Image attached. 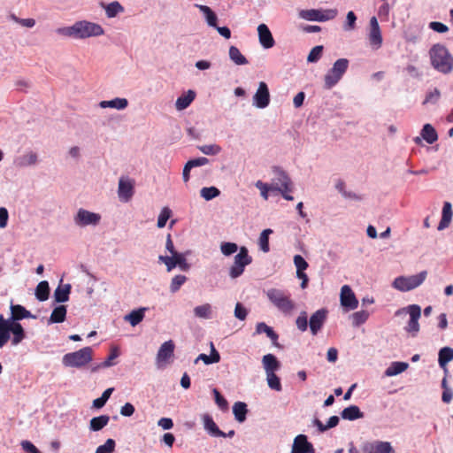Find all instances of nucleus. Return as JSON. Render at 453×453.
<instances>
[{
    "label": "nucleus",
    "mask_w": 453,
    "mask_h": 453,
    "mask_svg": "<svg viewBox=\"0 0 453 453\" xmlns=\"http://www.w3.org/2000/svg\"><path fill=\"white\" fill-rule=\"evenodd\" d=\"M267 297L282 312H289L295 307L294 302L280 289H269L267 291Z\"/></svg>",
    "instance_id": "nucleus-8"
},
{
    "label": "nucleus",
    "mask_w": 453,
    "mask_h": 453,
    "mask_svg": "<svg viewBox=\"0 0 453 453\" xmlns=\"http://www.w3.org/2000/svg\"><path fill=\"white\" fill-rule=\"evenodd\" d=\"M22 165H34L37 163L38 157L36 153L29 152L22 157Z\"/></svg>",
    "instance_id": "nucleus-62"
},
{
    "label": "nucleus",
    "mask_w": 453,
    "mask_h": 453,
    "mask_svg": "<svg viewBox=\"0 0 453 453\" xmlns=\"http://www.w3.org/2000/svg\"><path fill=\"white\" fill-rule=\"evenodd\" d=\"M175 345L172 340L165 342L159 348L157 354V362L167 361L173 356Z\"/></svg>",
    "instance_id": "nucleus-22"
},
{
    "label": "nucleus",
    "mask_w": 453,
    "mask_h": 453,
    "mask_svg": "<svg viewBox=\"0 0 453 453\" xmlns=\"http://www.w3.org/2000/svg\"><path fill=\"white\" fill-rule=\"evenodd\" d=\"M422 138L429 144H433L438 140V134L431 124H425L420 133Z\"/></svg>",
    "instance_id": "nucleus-38"
},
{
    "label": "nucleus",
    "mask_w": 453,
    "mask_h": 453,
    "mask_svg": "<svg viewBox=\"0 0 453 453\" xmlns=\"http://www.w3.org/2000/svg\"><path fill=\"white\" fill-rule=\"evenodd\" d=\"M92 353L90 347H84L77 351L64 355L62 363L66 367L81 368L92 360Z\"/></svg>",
    "instance_id": "nucleus-4"
},
{
    "label": "nucleus",
    "mask_w": 453,
    "mask_h": 453,
    "mask_svg": "<svg viewBox=\"0 0 453 453\" xmlns=\"http://www.w3.org/2000/svg\"><path fill=\"white\" fill-rule=\"evenodd\" d=\"M341 417L346 420H356L364 418V412H362L358 406L349 405L342 410Z\"/></svg>",
    "instance_id": "nucleus-29"
},
{
    "label": "nucleus",
    "mask_w": 453,
    "mask_h": 453,
    "mask_svg": "<svg viewBox=\"0 0 453 453\" xmlns=\"http://www.w3.org/2000/svg\"><path fill=\"white\" fill-rule=\"evenodd\" d=\"M431 65L440 73L448 74L453 70V57L448 49L440 43L433 45L429 50Z\"/></svg>",
    "instance_id": "nucleus-3"
},
{
    "label": "nucleus",
    "mask_w": 453,
    "mask_h": 453,
    "mask_svg": "<svg viewBox=\"0 0 453 453\" xmlns=\"http://www.w3.org/2000/svg\"><path fill=\"white\" fill-rule=\"evenodd\" d=\"M196 93L195 91L189 89L188 92L182 94L179 96L175 102V107L178 111H182L187 109L190 104L195 100Z\"/></svg>",
    "instance_id": "nucleus-28"
},
{
    "label": "nucleus",
    "mask_w": 453,
    "mask_h": 453,
    "mask_svg": "<svg viewBox=\"0 0 453 453\" xmlns=\"http://www.w3.org/2000/svg\"><path fill=\"white\" fill-rule=\"evenodd\" d=\"M110 417L108 415H100L94 417L89 421V430L92 432H98L108 425Z\"/></svg>",
    "instance_id": "nucleus-35"
},
{
    "label": "nucleus",
    "mask_w": 453,
    "mask_h": 453,
    "mask_svg": "<svg viewBox=\"0 0 453 453\" xmlns=\"http://www.w3.org/2000/svg\"><path fill=\"white\" fill-rule=\"evenodd\" d=\"M361 449L363 453H394L390 442L380 441H364Z\"/></svg>",
    "instance_id": "nucleus-12"
},
{
    "label": "nucleus",
    "mask_w": 453,
    "mask_h": 453,
    "mask_svg": "<svg viewBox=\"0 0 453 453\" xmlns=\"http://www.w3.org/2000/svg\"><path fill=\"white\" fill-rule=\"evenodd\" d=\"M349 64V62L347 58H339L334 63L332 68L325 75L324 88L326 89H331L340 81L348 70Z\"/></svg>",
    "instance_id": "nucleus-5"
},
{
    "label": "nucleus",
    "mask_w": 453,
    "mask_h": 453,
    "mask_svg": "<svg viewBox=\"0 0 453 453\" xmlns=\"http://www.w3.org/2000/svg\"><path fill=\"white\" fill-rule=\"evenodd\" d=\"M441 98V92L437 88H434L433 90L428 91L426 95L425 100L423 101L422 104H436Z\"/></svg>",
    "instance_id": "nucleus-48"
},
{
    "label": "nucleus",
    "mask_w": 453,
    "mask_h": 453,
    "mask_svg": "<svg viewBox=\"0 0 453 453\" xmlns=\"http://www.w3.org/2000/svg\"><path fill=\"white\" fill-rule=\"evenodd\" d=\"M7 333L12 338V344L18 345L26 338V332L19 322H13L9 328H7Z\"/></svg>",
    "instance_id": "nucleus-19"
},
{
    "label": "nucleus",
    "mask_w": 453,
    "mask_h": 453,
    "mask_svg": "<svg viewBox=\"0 0 453 453\" xmlns=\"http://www.w3.org/2000/svg\"><path fill=\"white\" fill-rule=\"evenodd\" d=\"M212 393L214 395L215 403L219 406V408L223 411L227 410L228 409V402L221 395V393L217 388H213Z\"/></svg>",
    "instance_id": "nucleus-56"
},
{
    "label": "nucleus",
    "mask_w": 453,
    "mask_h": 453,
    "mask_svg": "<svg viewBox=\"0 0 453 453\" xmlns=\"http://www.w3.org/2000/svg\"><path fill=\"white\" fill-rule=\"evenodd\" d=\"M293 260L296 272L305 271L309 267L308 262L301 255H295Z\"/></svg>",
    "instance_id": "nucleus-58"
},
{
    "label": "nucleus",
    "mask_w": 453,
    "mask_h": 453,
    "mask_svg": "<svg viewBox=\"0 0 453 453\" xmlns=\"http://www.w3.org/2000/svg\"><path fill=\"white\" fill-rule=\"evenodd\" d=\"M290 453H315L313 445L308 441L305 434H298L292 445Z\"/></svg>",
    "instance_id": "nucleus-14"
},
{
    "label": "nucleus",
    "mask_w": 453,
    "mask_h": 453,
    "mask_svg": "<svg viewBox=\"0 0 453 453\" xmlns=\"http://www.w3.org/2000/svg\"><path fill=\"white\" fill-rule=\"evenodd\" d=\"M239 249L238 245L234 242H226L220 245V250L223 255L228 257L235 253Z\"/></svg>",
    "instance_id": "nucleus-53"
},
{
    "label": "nucleus",
    "mask_w": 453,
    "mask_h": 453,
    "mask_svg": "<svg viewBox=\"0 0 453 453\" xmlns=\"http://www.w3.org/2000/svg\"><path fill=\"white\" fill-rule=\"evenodd\" d=\"M229 58L237 65H243L248 64L247 58L242 54L240 50L235 46L229 48Z\"/></svg>",
    "instance_id": "nucleus-39"
},
{
    "label": "nucleus",
    "mask_w": 453,
    "mask_h": 453,
    "mask_svg": "<svg viewBox=\"0 0 453 453\" xmlns=\"http://www.w3.org/2000/svg\"><path fill=\"white\" fill-rule=\"evenodd\" d=\"M268 387L273 390L280 391L282 389L280 379L275 372L266 373Z\"/></svg>",
    "instance_id": "nucleus-45"
},
{
    "label": "nucleus",
    "mask_w": 453,
    "mask_h": 453,
    "mask_svg": "<svg viewBox=\"0 0 453 453\" xmlns=\"http://www.w3.org/2000/svg\"><path fill=\"white\" fill-rule=\"evenodd\" d=\"M116 442L113 439H107L104 444L100 445L95 453H112L115 449Z\"/></svg>",
    "instance_id": "nucleus-55"
},
{
    "label": "nucleus",
    "mask_w": 453,
    "mask_h": 453,
    "mask_svg": "<svg viewBox=\"0 0 453 453\" xmlns=\"http://www.w3.org/2000/svg\"><path fill=\"white\" fill-rule=\"evenodd\" d=\"M265 373H273L280 368V362L273 354H266L262 358Z\"/></svg>",
    "instance_id": "nucleus-24"
},
{
    "label": "nucleus",
    "mask_w": 453,
    "mask_h": 453,
    "mask_svg": "<svg viewBox=\"0 0 453 453\" xmlns=\"http://www.w3.org/2000/svg\"><path fill=\"white\" fill-rule=\"evenodd\" d=\"M135 409L134 405L130 403H126L120 409V414L124 417H131Z\"/></svg>",
    "instance_id": "nucleus-63"
},
{
    "label": "nucleus",
    "mask_w": 453,
    "mask_h": 453,
    "mask_svg": "<svg viewBox=\"0 0 453 453\" xmlns=\"http://www.w3.org/2000/svg\"><path fill=\"white\" fill-rule=\"evenodd\" d=\"M453 211H452V205L449 202H444L442 211H441V219L439 222L437 229L439 231H441L445 228H447L451 220H452Z\"/></svg>",
    "instance_id": "nucleus-23"
},
{
    "label": "nucleus",
    "mask_w": 453,
    "mask_h": 453,
    "mask_svg": "<svg viewBox=\"0 0 453 453\" xmlns=\"http://www.w3.org/2000/svg\"><path fill=\"white\" fill-rule=\"evenodd\" d=\"M328 315L326 308H321L311 314L308 320L307 312L303 311L296 319V327L301 332H305L310 328L312 335H317L323 328Z\"/></svg>",
    "instance_id": "nucleus-2"
},
{
    "label": "nucleus",
    "mask_w": 453,
    "mask_h": 453,
    "mask_svg": "<svg viewBox=\"0 0 453 453\" xmlns=\"http://www.w3.org/2000/svg\"><path fill=\"white\" fill-rule=\"evenodd\" d=\"M357 16L354 12L349 11L346 16V22L343 26L345 31H351L356 27Z\"/></svg>",
    "instance_id": "nucleus-57"
},
{
    "label": "nucleus",
    "mask_w": 453,
    "mask_h": 453,
    "mask_svg": "<svg viewBox=\"0 0 453 453\" xmlns=\"http://www.w3.org/2000/svg\"><path fill=\"white\" fill-rule=\"evenodd\" d=\"M252 263V257L245 246H242L239 252L234 257V264L229 268V276L232 279L240 277L247 265Z\"/></svg>",
    "instance_id": "nucleus-6"
},
{
    "label": "nucleus",
    "mask_w": 453,
    "mask_h": 453,
    "mask_svg": "<svg viewBox=\"0 0 453 453\" xmlns=\"http://www.w3.org/2000/svg\"><path fill=\"white\" fill-rule=\"evenodd\" d=\"M50 285L47 280L40 281L35 290V296L36 299L40 302H44L49 299L50 296Z\"/></svg>",
    "instance_id": "nucleus-33"
},
{
    "label": "nucleus",
    "mask_w": 453,
    "mask_h": 453,
    "mask_svg": "<svg viewBox=\"0 0 453 453\" xmlns=\"http://www.w3.org/2000/svg\"><path fill=\"white\" fill-rule=\"evenodd\" d=\"M299 17L311 21H319L321 22V19L324 18L322 17V12L320 10L316 9H311V10H302L299 12Z\"/></svg>",
    "instance_id": "nucleus-40"
},
{
    "label": "nucleus",
    "mask_w": 453,
    "mask_h": 453,
    "mask_svg": "<svg viewBox=\"0 0 453 453\" xmlns=\"http://www.w3.org/2000/svg\"><path fill=\"white\" fill-rule=\"evenodd\" d=\"M203 422L204 429L211 436L225 437V433L219 428L211 416L209 414H204L203 416Z\"/></svg>",
    "instance_id": "nucleus-18"
},
{
    "label": "nucleus",
    "mask_w": 453,
    "mask_h": 453,
    "mask_svg": "<svg viewBox=\"0 0 453 453\" xmlns=\"http://www.w3.org/2000/svg\"><path fill=\"white\" fill-rule=\"evenodd\" d=\"M247 315L248 310L241 303H237L234 308V317L240 320H244Z\"/></svg>",
    "instance_id": "nucleus-60"
},
{
    "label": "nucleus",
    "mask_w": 453,
    "mask_h": 453,
    "mask_svg": "<svg viewBox=\"0 0 453 453\" xmlns=\"http://www.w3.org/2000/svg\"><path fill=\"white\" fill-rule=\"evenodd\" d=\"M196 7L203 14L206 23L209 27H217L218 16L217 14L207 5L196 4Z\"/></svg>",
    "instance_id": "nucleus-31"
},
{
    "label": "nucleus",
    "mask_w": 453,
    "mask_h": 453,
    "mask_svg": "<svg viewBox=\"0 0 453 453\" xmlns=\"http://www.w3.org/2000/svg\"><path fill=\"white\" fill-rule=\"evenodd\" d=\"M211 313V306L209 303L196 306L194 309V314L200 319H210Z\"/></svg>",
    "instance_id": "nucleus-44"
},
{
    "label": "nucleus",
    "mask_w": 453,
    "mask_h": 453,
    "mask_svg": "<svg viewBox=\"0 0 453 453\" xmlns=\"http://www.w3.org/2000/svg\"><path fill=\"white\" fill-rule=\"evenodd\" d=\"M119 353L118 349L117 348L112 349L110 355L108 356V357L104 362H102L99 365L94 367L92 369V371L96 372L98 368H106V367L112 366L114 365L112 361L115 358H117L119 357Z\"/></svg>",
    "instance_id": "nucleus-46"
},
{
    "label": "nucleus",
    "mask_w": 453,
    "mask_h": 453,
    "mask_svg": "<svg viewBox=\"0 0 453 453\" xmlns=\"http://www.w3.org/2000/svg\"><path fill=\"white\" fill-rule=\"evenodd\" d=\"M171 215H172V211L168 207L163 208L158 215V218H157V227L158 228L165 227L167 223V220L170 219Z\"/></svg>",
    "instance_id": "nucleus-51"
},
{
    "label": "nucleus",
    "mask_w": 453,
    "mask_h": 453,
    "mask_svg": "<svg viewBox=\"0 0 453 453\" xmlns=\"http://www.w3.org/2000/svg\"><path fill=\"white\" fill-rule=\"evenodd\" d=\"M323 50L324 47L322 45H317L313 47L307 57V61L309 63L318 62L322 56Z\"/></svg>",
    "instance_id": "nucleus-50"
},
{
    "label": "nucleus",
    "mask_w": 453,
    "mask_h": 453,
    "mask_svg": "<svg viewBox=\"0 0 453 453\" xmlns=\"http://www.w3.org/2000/svg\"><path fill=\"white\" fill-rule=\"evenodd\" d=\"M426 271L409 277L399 276L393 281V287L400 291H410L420 286L426 278Z\"/></svg>",
    "instance_id": "nucleus-7"
},
{
    "label": "nucleus",
    "mask_w": 453,
    "mask_h": 453,
    "mask_svg": "<svg viewBox=\"0 0 453 453\" xmlns=\"http://www.w3.org/2000/svg\"><path fill=\"white\" fill-rule=\"evenodd\" d=\"M406 309L410 314V319L405 326V330L411 334L412 336H416L419 331L418 319L421 316V308L418 304H411Z\"/></svg>",
    "instance_id": "nucleus-10"
},
{
    "label": "nucleus",
    "mask_w": 453,
    "mask_h": 453,
    "mask_svg": "<svg viewBox=\"0 0 453 453\" xmlns=\"http://www.w3.org/2000/svg\"><path fill=\"white\" fill-rule=\"evenodd\" d=\"M145 311L146 308L133 310L131 312L127 314L124 319L126 321H128L132 326H135L144 319Z\"/></svg>",
    "instance_id": "nucleus-36"
},
{
    "label": "nucleus",
    "mask_w": 453,
    "mask_h": 453,
    "mask_svg": "<svg viewBox=\"0 0 453 453\" xmlns=\"http://www.w3.org/2000/svg\"><path fill=\"white\" fill-rule=\"evenodd\" d=\"M265 333L266 336L273 342V343L279 347L277 342L279 335L278 334L269 326H267L265 322H259L256 326L255 334H262Z\"/></svg>",
    "instance_id": "nucleus-30"
},
{
    "label": "nucleus",
    "mask_w": 453,
    "mask_h": 453,
    "mask_svg": "<svg viewBox=\"0 0 453 453\" xmlns=\"http://www.w3.org/2000/svg\"><path fill=\"white\" fill-rule=\"evenodd\" d=\"M124 12V7L117 1L111 2L105 6V12L108 18H114Z\"/></svg>",
    "instance_id": "nucleus-41"
},
{
    "label": "nucleus",
    "mask_w": 453,
    "mask_h": 453,
    "mask_svg": "<svg viewBox=\"0 0 453 453\" xmlns=\"http://www.w3.org/2000/svg\"><path fill=\"white\" fill-rule=\"evenodd\" d=\"M187 277L185 275H175L171 281L170 291L172 293H176L180 287L187 281Z\"/></svg>",
    "instance_id": "nucleus-49"
},
{
    "label": "nucleus",
    "mask_w": 453,
    "mask_h": 453,
    "mask_svg": "<svg viewBox=\"0 0 453 453\" xmlns=\"http://www.w3.org/2000/svg\"><path fill=\"white\" fill-rule=\"evenodd\" d=\"M273 233V230L266 228L263 230L259 236V246L262 251L268 252L270 250L269 246V235Z\"/></svg>",
    "instance_id": "nucleus-43"
},
{
    "label": "nucleus",
    "mask_w": 453,
    "mask_h": 453,
    "mask_svg": "<svg viewBox=\"0 0 453 453\" xmlns=\"http://www.w3.org/2000/svg\"><path fill=\"white\" fill-rule=\"evenodd\" d=\"M234 418L239 423H243L247 418L248 407L244 402H236L233 405Z\"/></svg>",
    "instance_id": "nucleus-34"
},
{
    "label": "nucleus",
    "mask_w": 453,
    "mask_h": 453,
    "mask_svg": "<svg viewBox=\"0 0 453 453\" xmlns=\"http://www.w3.org/2000/svg\"><path fill=\"white\" fill-rule=\"evenodd\" d=\"M11 312V318L13 322H19V320L23 319H36L35 315H33L29 311H27L24 306L20 304H12Z\"/></svg>",
    "instance_id": "nucleus-20"
},
{
    "label": "nucleus",
    "mask_w": 453,
    "mask_h": 453,
    "mask_svg": "<svg viewBox=\"0 0 453 453\" xmlns=\"http://www.w3.org/2000/svg\"><path fill=\"white\" fill-rule=\"evenodd\" d=\"M255 186L261 191V196L265 200L268 199V191L269 190H274L275 187H271L266 183H264L261 180H257L255 184Z\"/></svg>",
    "instance_id": "nucleus-59"
},
{
    "label": "nucleus",
    "mask_w": 453,
    "mask_h": 453,
    "mask_svg": "<svg viewBox=\"0 0 453 453\" xmlns=\"http://www.w3.org/2000/svg\"><path fill=\"white\" fill-rule=\"evenodd\" d=\"M453 360V349L450 347H443L438 352V363L444 372L448 373L447 365Z\"/></svg>",
    "instance_id": "nucleus-26"
},
{
    "label": "nucleus",
    "mask_w": 453,
    "mask_h": 453,
    "mask_svg": "<svg viewBox=\"0 0 453 453\" xmlns=\"http://www.w3.org/2000/svg\"><path fill=\"white\" fill-rule=\"evenodd\" d=\"M258 40L265 49H271L274 46L275 41L269 27L262 23L257 27Z\"/></svg>",
    "instance_id": "nucleus-16"
},
{
    "label": "nucleus",
    "mask_w": 453,
    "mask_h": 453,
    "mask_svg": "<svg viewBox=\"0 0 453 453\" xmlns=\"http://www.w3.org/2000/svg\"><path fill=\"white\" fill-rule=\"evenodd\" d=\"M72 286L67 283L65 285L59 284L54 290L53 297L54 302L58 303H64L69 300Z\"/></svg>",
    "instance_id": "nucleus-21"
},
{
    "label": "nucleus",
    "mask_w": 453,
    "mask_h": 453,
    "mask_svg": "<svg viewBox=\"0 0 453 453\" xmlns=\"http://www.w3.org/2000/svg\"><path fill=\"white\" fill-rule=\"evenodd\" d=\"M119 197L124 202H128L134 195V184L128 180L120 179L118 188Z\"/></svg>",
    "instance_id": "nucleus-17"
},
{
    "label": "nucleus",
    "mask_w": 453,
    "mask_h": 453,
    "mask_svg": "<svg viewBox=\"0 0 453 453\" xmlns=\"http://www.w3.org/2000/svg\"><path fill=\"white\" fill-rule=\"evenodd\" d=\"M101 215L99 213L89 211L86 209L81 208L73 218L74 224L80 227L88 226H96L101 221Z\"/></svg>",
    "instance_id": "nucleus-9"
},
{
    "label": "nucleus",
    "mask_w": 453,
    "mask_h": 453,
    "mask_svg": "<svg viewBox=\"0 0 453 453\" xmlns=\"http://www.w3.org/2000/svg\"><path fill=\"white\" fill-rule=\"evenodd\" d=\"M197 148L202 153L209 156L218 155L221 151V147L217 144L202 145Z\"/></svg>",
    "instance_id": "nucleus-52"
},
{
    "label": "nucleus",
    "mask_w": 453,
    "mask_h": 453,
    "mask_svg": "<svg viewBox=\"0 0 453 453\" xmlns=\"http://www.w3.org/2000/svg\"><path fill=\"white\" fill-rule=\"evenodd\" d=\"M188 162L189 163L191 167L194 168V167L203 166L204 165L209 164V159L207 157H201L190 159Z\"/></svg>",
    "instance_id": "nucleus-64"
},
{
    "label": "nucleus",
    "mask_w": 453,
    "mask_h": 453,
    "mask_svg": "<svg viewBox=\"0 0 453 453\" xmlns=\"http://www.w3.org/2000/svg\"><path fill=\"white\" fill-rule=\"evenodd\" d=\"M408 367V363L399 361L392 362L391 365L386 369L385 375L388 377L398 375L406 371Z\"/></svg>",
    "instance_id": "nucleus-37"
},
{
    "label": "nucleus",
    "mask_w": 453,
    "mask_h": 453,
    "mask_svg": "<svg viewBox=\"0 0 453 453\" xmlns=\"http://www.w3.org/2000/svg\"><path fill=\"white\" fill-rule=\"evenodd\" d=\"M273 172L278 173L280 177L284 178V183L280 186H275L274 190L280 192L281 195L290 192L292 190V181L288 173L278 166L273 167Z\"/></svg>",
    "instance_id": "nucleus-27"
},
{
    "label": "nucleus",
    "mask_w": 453,
    "mask_h": 453,
    "mask_svg": "<svg viewBox=\"0 0 453 453\" xmlns=\"http://www.w3.org/2000/svg\"><path fill=\"white\" fill-rule=\"evenodd\" d=\"M66 313H67V307L64 304H59L56 306L49 319H48V325L51 324H58L63 323L66 319Z\"/></svg>",
    "instance_id": "nucleus-25"
},
{
    "label": "nucleus",
    "mask_w": 453,
    "mask_h": 453,
    "mask_svg": "<svg viewBox=\"0 0 453 453\" xmlns=\"http://www.w3.org/2000/svg\"><path fill=\"white\" fill-rule=\"evenodd\" d=\"M173 256L175 266H178L183 272H188L190 269V265L188 263L184 253L177 252Z\"/></svg>",
    "instance_id": "nucleus-47"
},
{
    "label": "nucleus",
    "mask_w": 453,
    "mask_h": 453,
    "mask_svg": "<svg viewBox=\"0 0 453 453\" xmlns=\"http://www.w3.org/2000/svg\"><path fill=\"white\" fill-rule=\"evenodd\" d=\"M370 33H369V41L371 45L374 49H379L382 44V35L380 32V28L378 23L376 17H372L370 19Z\"/></svg>",
    "instance_id": "nucleus-15"
},
{
    "label": "nucleus",
    "mask_w": 453,
    "mask_h": 453,
    "mask_svg": "<svg viewBox=\"0 0 453 453\" xmlns=\"http://www.w3.org/2000/svg\"><path fill=\"white\" fill-rule=\"evenodd\" d=\"M369 315V312L365 310L353 313V325L356 326H359L360 325L364 324L368 319Z\"/></svg>",
    "instance_id": "nucleus-54"
},
{
    "label": "nucleus",
    "mask_w": 453,
    "mask_h": 453,
    "mask_svg": "<svg viewBox=\"0 0 453 453\" xmlns=\"http://www.w3.org/2000/svg\"><path fill=\"white\" fill-rule=\"evenodd\" d=\"M270 104V92L267 84L260 81L253 96V104L259 109L267 107Z\"/></svg>",
    "instance_id": "nucleus-13"
},
{
    "label": "nucleus",
    "mask_w": 453,
    "mask_h": 453,
    "mask_svg": "<svg viewBox=\"0 0 453 453\" xmlns=\"http://www.w3.org/2000/svg\"><path fill=\"white\" fill-rule=\"evenodd\" d=\"M200 195L204 200L210 201L218 197L220 195V190L214 186L204 187L200 190Z\"/></svg>",
    "instance_id": "nucleus-42"
},
{
    "label": "nucleus",
    "mask_w": 453,
    "mask_h": 453,
    "mask_svg": "<svg viewBox=\"0 0 453 453\" xmlns=\"http://www.w3.org/2000/svg\"><path fill=\"white\" fill-rule=\"evenodd\" d=\"M56 32L60 35L73 39H86L100 36L104 34L101 25L88 20H80L76 21L73 26L58 27Z\"/></svg>",
    "instance_id": "nucleus-1"
},
{
    "label": "nucleus",
    "mask_w": 453,
    "mask_h": 453,
    "mask_svg": "<svg viewBox=\"0 0 453 453\" xmlns=\"http://www.w3.org/2000/svg\"><path fill=\"white\" fill-rule=\"evenodd\" d=\"M341 305L346 311H352L357 308L358 300L357 299L353 290L349 285H344L341 288L340 293Z\"/></svg>",
    "instance_id": "nucleus-11"
},
{
    "label": "nucleus",
    "mask_w": 453,
    "mask_h": 453,
    "mask_svg": "<svg viewBox=\"0 0 453 453\" xmlns=\"http://www.w3.org/2000/svg\"><path fill=\"white\" fill-rule=\"evenodd\" d=\"M128 101L126 98L116 97L111 100L101 101L99 106L104 108H114L117 110H124L127 107Z\"/></svg>",
    "instance_id": "nucleus-32"
},
{
    "label": "nucleus",
    "mask_w": 453,
    "mask_h": 453,
    "mask_svg": "<svg viewBox=\"0 0 453 453\" xmlns=\"http://www.w3.org/2000/svg\"><path fill=\"white\" fill-rule=\"evenodd\" d=\"M429 28L437 33H446L449 31L448 26L439 21H432L429 23Z\"/></svg>",
    "instance_id": "nucleus-61"
}]
</instances>
